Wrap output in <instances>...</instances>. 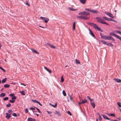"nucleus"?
Here are the masks:
<instances>
[{
    "mask_svg": "<svg viewBox=\"0 0 121 121\" xmlns=\"http://www.w3.org/2000/svg\"><path fill=\"white\" fill-rule=\"evenodd\" d=\"M95 19L98 22L102 24H106L108 26L109 25V24L103 21L101 17H97Z\"/></svg>",
    "mask_w": 121,
    "mask_h": 121,
    "instance_id": "obj_1",
    "label": "nucleus"
},
{
    "mask_svg": "<svg viewBox=\"0 0 121 121\" xmlns=\"http://www.w3.org/2000/svg\"><path fill=\"white\" fill-rule=\"evenodd\" d=\"M91 26L93 27L95 29L97 28V29L98 30L100 31L101 32L103 31V30L100 27H98L97 25L93 23H88Z\"/></svg>",
    "mask_w": 121,
    "mask_h": 121,
    "instance_id": "obj_2",
    "label": "nucleus"
},
{
    "mask_svg": "<svg viewBox=\"0 0 121 121\" xmlns=\"http://www.w3.org/2000/svg\"><path fill=\"white\" fill-rule=\"evenodd\" d=\"M104 37L103 39L108 40H112V41L114 42L115 41V40L110 36H104L103 37Z\"/></svg>",
    "mask_w": 121,
    "mask_h": 121,
    "instance_id": "obj_3",
    "label": "nucleus"
},
{
    "mask_svg": "<svg viewBox=\"0 0 121 121\" xmlns=\"http://www.w3.org/2000/svg\"><path fill=\"white\" fill-rule=\"evenodd\" d=\"M90 14V13L86 11H83V12H80L78 13L79 15L85 16H87L89 15Z\"/></svg>",
    "mask_w": 121,
    "mask_h": 121,
    "instance_id": "obj_4",
    "label": "nucleus"
},
{
    "mask_svg": "<svg viewBox=\"0 0 121 121\" xmlns=\"http://www.w3.org/2000/svg\"><path fill=\"white\" fill-rule=\"evenodd\" d=\"M103 18L104 20L109 21H112L115 22H116L117 21L111 18H107L106 17H103Z\"/></svg>",
    "mask_w": 121,
    "mask_h": 121,
    "instance_id": "obj_5",
    "label": "nucleus"
},
{
    "mask_svg": "<svg viewBox=\"0 0 121 121\" xmlns=\"http://www.w3.org/2000/svg\"><path fill=\"white\" fill-rule=\"evenodd\" d=\"M85 10H88L96 14L99 13L98 11L97 10H91L90 9H85Z\"/></svg>",
    "mask_w": 121,
    "mask_h": 121,
    "instance_id": "obj_6",
    "label": "nucleus"
},
{
    "mask_svg": "<svg viewBox=\"0 0 121 121\" xmlns=\"http://www.w3.org/2000/svg\"><path fill=\"white\" fill-rule=\"evenodd\" d=\"M40 18L41 19L44 20L45 22L46 23H47L49 20V18H47L43 17H40Z\"/></svg>",
    "mask_w": 121,
    "mask_h": 121,
    "instance_id": "obj_7",
    "label": "nucleus"
},
{
    "mask_svg": "<svg viewBox=\"0 0 121 121\" xmlns=\"http://www.w3.org/2000/svg\"><path fill=\"white\" fill-rule=\"evenodd\" d=\"M105 13L107 15H108L110 17L112 18H114V17L113 16V15L109 13V12H105Z\"/></svg>",
    "mask_w": 121,
    "mask_h": 121,
    "instance_id": "obj_8",
    "label": "nucleus"
},
{
    "mask_svg": "<svg viewBox=\"0 0 121 121\" xmlns=\"http://www.w3.org/2000/svg\"><path fill=\"white\" fill-rule=\"evenodd\" d=\"M46 45H48L51 48H55V47L52 45L51 44L49 43H47L46 44Z\"/></svg>",
    "mask_w": 121,
    "mask_h": 121,
    "instance_id": "obj_9",
    "label": "nucleus"
},
{
    "mask_svg": "<svg viewBox=\"0 0 121 121\" xmlns=\"http://www.w3.org/2000/svg\"><path fill=\"white\" fill-rule=\"evenodd\" d=\"M46 45H48L51 48H55V47L52 45L51 44L49 43H47L46 44Z\"/></svg>",
    "mask_w": 121,
    "mask_h": 121,
    "instance_id": "obj_10",
    "label": "nucleus"
},
{
    "mask_svg": "<svg viewBox=\"0 0 121 121\" xmlns=\"http://www.w3.org/2000/svg\"><path fill=\"white\" fill-rule=\"evenodd\" d=\"M6 118L8 119H9L11 117V114L7 113H6Z\"/></svg>",
    "mask_w": 121,
    "mask_h": 121,
    "instance_id": "obj_11",
    "label": "nucleus"
},
{
    "mask_svg": "<svg viewBox=\"0 0 121 121\" xmlns=\"http://www.w3.org/2000/svg\"><path fill=\"white\" fill-rule=\"evenodd\" d=\"M89 30L90 32L89 33L93 37L95 38V36L94 35L93 33L92 32L91 30L90 29H89Z\"/></svg>",
    "mask_w": 121,
    "mask_h": 121,
    "instance_id": "obj_12",
    "label": "nucleus"
},
{
    "mask_svg": "<svg viewBox=\"0 0 121 121\" xmlns=\"http://www.w3.org/2000/svg\"><path fill=\"white\" fill-rule=\"evenodd\" d=\"M55 114H56L58 115V116H61V114L59 112L57 111H56L54 112Z\"/></svg>",
    "mask_w": 121,
    "mask_h": 121,
    "instance_id": "obj_13",
    "label": "nucleus"
},
{
    "mask_svg": "<svg viewBox=\"0 0 121 121\" xmlns=\"http://www.w3.org/2000/svg\"><path fill=\"white\" fill-rule=\"evenodd\" d=\"M113 79L116 82H121V80L118 78H114Z\"/></svg>",
    "mask_w": 121,
    "mask_h": 121,
    "instance_id": "obj_14",
    "label": "nucleus"
},
{
    "mask_svg": "<svg viewBox=\"0 0 121 121\" xmlns=\"http://www.w3.org/2000/svg\"><path fill=\"white\" fill-rule=\"evenodd\" d=\"M87 101L86 100H85L83 101H82L81 102H79L78 104L79 105L81 104H84L85 103H86L87 102Z\"/></svg>",
    "mask_w": 121,
    "mask_h": 121,
    "instance_id": "obj_15",
    "label": "nucleus"
},
{
    "mask_svg": "<svg viewBox=\"0 0 121 121\" xmlns=\"http://www.w3.org/2000/svg\"><path fill=\"white\" fill-rule=\"evenodd\" d=\"M31 51L34 53L39 54V52L35 50L32 49H31Z\"/></svg>",
    "mask_w": 121,
    "mask_h": 121,
    "instance_id": "obj_16",
    "label": "nucleus"
},
{
    "mask_svg": "<svg viewBox=\"0 0 121 121\" xmlns=\"http://www.w3.org/2000/svg\"><path fill=\"white\" fill-rule=\"evenodd\" d=\"M28 121H35L36 120L35 119H33L29 117L28 118Z\"/></svg>",
    "mask_w": 121,
    "mask_h": 121,
    "instance_id": "obj_17",
    "label": "nucleus"
},
{
    "mask_svg": "<svg viewBox=\"0 0 121 121\" xmlns=\"http://www.w3.org/2000/svg\"><path fill=\"white\" fill-rule=\"evenodd\" d=\"M44 68L46 70H47V71H48L50 73H52L51 71L50 70H49V69H48L47 67L44 66Z\"/></svg>",
    "mask_w": 121,
    "mask_h": 121,
    "instance_id": "obj_18",
    "label": "nucleus"
},
{
    "mask_svg": "<svg viewBox=\"0 0 121 121\" xmlns=\"http://www.w3.org/2000/svg\"><path fill=\"white\" fill-rule=\"evenodd\" d=\"M102 116H103V117L105 119L108 120H110V119L108 118L106 115H102Z\"/></svg>",
    "mask_w": 121,
    "mask_h": 121,
    "instance_id": "obj_19",
    "label": "nucleus"
},
{
    "mask_svg": "<svg viewBox=\"0 0 121 121\" xmlns=\"http://www.w3.org/2000/svg\"><path fill=\"white\" fill-rule=\"evenodd\" d=\"M110 35H111L114 36L116 37H117V36L118 37V35H116V34H115L114 33H110Z\"/></svg>",
    "mask_w": 121,
    "mask_h": 121,
    "instance_id": "obj_20",
    "label": "nucleus"
},
{
    "mask_svg": "<svg viewBox=\"0 0 121 121\" xmlns=\"http://www.w3.org/2000/svg\"><path fill=\"white\" fill-rule=\"evenodd\" d=\"M6 95V94L5 93H2L0 95V97H3L4 96Z\"/></svg>",
    "mask_w": 121,
    "mask_h": 121,
    "instance_id": "obj_21",
    "label": "nucleus"
},
{
    "mask_svg": "<svg viewBox=\"0 0 121 121\" xmlns=\"http://www.w3.org/2000/svg\"><path fill=\"white\" fill-rule=\"evenodd\" d=\"M86 0H80V2L83 4H85Z\"/></svg>",
    "mask_w": 121,
    "mask_h": 121,
    "instance_id": "obj_22",
    "label": "nucleus"
},
{
    "mask_svg": "<svg viewBox=\"0 0 121 121\" xmlns=\"http://www.w3.org/2000/svg\"><path fill=\"white\" fill-rule=\"evenodd\" d=\"M90 103L91 104V105L92 106V107H93V108H94L95 107V104L94 103L91 102H90Z\"/></svg>",
    "mask_w": 121,
    "mask_h": 121,
    "instance_id": "obj_23",
    "label": "nucleus"
},
{
    "mask_svg": "<svg viewBox=\"0 0 121 121\" xmlns=\"http://www.w3.org/2000/svg\"><path fill=\"white\" fill-rule=\"evenodd\" d=\"M10 85L8 84H6L4 85V87L5 88H8L10 87Z\"/></svg>",
    "mask_w": 121,
    "mask_h": 121,
    "instance_id": "obj_24",
    "label": "nucleus"
},
{
    "mask_svg": "<svg viewBox=\"0 0 121 121\" xmlns=\"http://www.w3.org/2000/svg\"><path fill=\"white\" fill-rule=\"evenodd\" d=\"M49 104L54 108L56 107L57 106V103H55V105H52L51 103H49Z\"/></svg>",
    "mask_w": 121,
    "mask_h": 121,
    "instance_id": "obj_25",
    "label": "nucleus"
},
{
    "mask_svg": "<svg viewBox=\"0 0 121 121\" xmlns=\"http://www.w3.org/2000/svg\"><path fill=\"white\" fill-rule=\"evenodd\" d=\"M107 46L110 47L113 46V45L112 44V43H107L106 44Z\"/></svg>",
    "mask_w": 121,
    "mask_h": 121,
    "instance_id": "obj_26",
    "label": "nucleus"
},
{
    "mask_svg": "<svg viewBox=\"0 0 121 121\" xmlns=\"http://www.w3.org/2000/svg\"><path fill=\"white\" fill-rule=\"evenodd\" d=\"M7 80V78H5L4 79H3L2 81V83H4L6 82Z\"/></svg>",
    "mask_w": 121,
    "mask_h": 121,
    "instance_id": "obj_27",
    "label": "nucleus"
},
{
    "mask_svg": "<svg viewBox=\"0 0 121 121\" xmlns=\"http://www.w3.org/2000/svg\"><path fill=\"white\" fill-rule=\"evenodd\" d=\"M88 18L86 16H82V19L84 20H87L88 19Z\"/></svg>",
    "mask_w": 121,
    "mask_h": 121,
    "instance_id": "obj_28",
    "label": "nucleus"
},
{
    "mask_svg": "<svg viewBox=\"0 0 121 121\" xmlns=\"http://www.w3.org/2000/svg\"><path fill=\"white\" fill-rule=\"evenodd\" d=\"M68 9L70 11H74L75 10H75V9H74L72 8H71L70 7H68Z\"/></svg>",
    "mask_w": 121,
    "mask_h": 121,
    "instance_id": "obj_29",
    "label": "nucleus"
},
{
    "mask_svg": "<svg viewBox=\"0 0 121 121\" xmlns=\"http://www.w3.org/2000/svg\"><path fill=\"white\" fill-rule=\"evenodd\" d=\"M101 42L103 44H106L107 43L103 40H102L101 41Z\"/></svg>",
    "mask_w": 121,
    "mask_h": 121,
    "instance_id": "obj_30",
    "label": "nucleus"
},
{
    "mask_svg": "<svg viewBox=\"0 0 121 121\" xmlns=\"http://www.w3.org/2000/svg\"><path fill=\"white\" fill-rule=\"evenodd\" d=\"M76 64H80V62L77 59H76Z\"/></svg>",
    "mask_w": 121,
    "mask_h": 121,
    "instance_id": "obj_31",
    "label": "nucleus"
},
{
    "mask_svg": "<svg viewBox=\"0 0 121 121\" xmlns=\"http://www.w3.org/2000/svg\"><path fill=\"white\" fill-rule=\"evenodd\" d=\"M75 22H74L73 25V30L75 29Z\"/></svg>",
    "mask_w": 121,
    "mask_h": 121,
    "instance_id": "obj_32",
    "label": "nucleus"
},
{
    "mask_svg": "<svg viewBox=\"0 0 121 121\" xmlns=\"http://www.w3.org/2000/svg\"><path fill=\"white\" fill-rule=\"evenodd\" d=\"M20 92L23 95H25V92L24 91H20Z\"/></svg>",
    "mask_w": 121,
    "mask_h": 121,
    "instance_id": "obj_33",
    "label": "nucleus"
},
{
    "mask_svg": "<svg viewBox=\"0 0 121 121\" xmlns=\"http://www.w3.org/2000/svg\"><path fill=\"white\" fill-rule=\"evenodd\" d=\"M62 93L65 96L66 95V94L65 93V91L63 90L62 91Z\"/></svg>",
    "mask_w": 121,
    "mask_h": 121,
    "instance_id": "obj_34",
    "label": "nucleus"
},
{
    "mask_svg": "<svg viewBox=\"0 0 121 121\" xmlns=\"http://www.w3.org/2000/svg\"><path fill=\"white\" fill-rule=\"evenodd\" d=\"M61 82H63L64 81V79L63 78V76H62L61 77Z\"/></svg>",
    "mask_w": 121,
    "mask_h": 121,
    "instance_id": "obj_35",
    "label": "nucleus"
},
{
    "mask_svg": "<svg viewBox=\"0 0 121 121\" xmlns=\"http://www.w3.org/2000/svg\"><path fill=\"white\" fill-rule=\"evenodd\" d=\"M109 116H111L112 117H115V114H114L113 113H111L109 115Z\"/></svg>",
    "mask_w": 121,
    "mask_h": 121,
    "instance_id": "obj_36",
    "label": "nucleus"
},
{
    "mask_svg": "<svg viewBox=\"0 0 121 121\" xmlns=\"http://www.w3.org/2000/svg\"><path fill=\"white\" fill-rule=\"evenodd\" d=\"M117 105L119 107H121V103L120 102H117Z\"/></svg>",
    "mask_w": 121,
    "mask_h": 121,
    "instance_id": "obj_37",
    "label": "nucleus"
},
{
    "mask_svg": "<svg viewBox=\"0 0 121 121\" xmlns=\"http://www.w3.org/2000/svg\"><path fill=\"white\" fill-rule=\"evenodd\" d=\"M8 113H10V114H12V111L11 110H9L8 111Z\"/></svg>",
    "mask_w": 121,
    "mask_h": 121,
    "instance_id": "obj_38",
    "label": "nucleus"
},
{
    "mask_svg": "<svg viewBox=\"0 0 121 121\" xmlns=\"http://www.w3.org/2000/svg\"><path fill=\"white\" fill-rule=\"evenodd\" d=\"M99 121H101L102 120V118L99 114Z\"/></svg>",
    "mask_w": 121,
    "mask_h": 121,
    "instance_id": "obj_39",
    "label": "nucleus"
},
{
    "mask_svg": "<svg viewBox=\"0 0 121 121\" xmlns=\"http://www.w3.org/2000/svg\"><path fill=\"white\" fill-rule=\"evenodd\" d=\"M17 98V97L16 96H14L13 97H12V99L13 100V99H15Z\"/></svg>",
    "mask_w": 121,
    "mask_h": 121,
    "instance_id": "obj_40",
    "label": "nucleus"
},
{
    "mask_svg": "<svg viewBox=\"0 0 121 121\" xmlns=\"http://www.w3.org/2000/svg\"><path fill=\"white\" fill-rule=\"evenodd\" d=\"M9 98L8 97H6L3 98V100H8Z\"/></svg>",
    "mask_w": 121,
    "mask_h": 121,
    "instance_id": "obj_41",
    "label": "nucleus"
},
{
    "mask_svg": "<svg viewBox=\"0 0 121 121\" xmlns=\"http://www.w3.org/2000/svg\"><path fill=\"white\" fill-rule=\"evenodd\" d=\"M67 113L69 115H70V116L72 115V114L71 112H70V111H67Z\"/></svg>",
    "mask_w": 121,
    "mask_h": 121,
    "instance_id": "obj_42",
    "label": "nucleus"
},
{
    "mask_svg": "<svg viewBox=\"0 0 121 121\" xmlns=\"http://www.w3.org/2000/svg\"><path fill=\"white\" fill-rule=\"evenodd\" d=\"M82 16H77V17L78 18L82 19Z\"/></svg>",
    "mask_w": 121,
    "mask_h": 121,
    "instance_id": "obj_43",
    "label": "nucleus"
},
{
    "mask_svg": "<svg viewBox=\"0 0 121 121\" xmlns=\"http://www.w3.org/2000/svg\"><path fill=\"white\" fill-rule=\"evenodd\" d=\"M15 101V100H9V102L11 103H13Z\"/></svg>",
    "mask_w": 121,
    "mask_h": 121,
    "instance_id": "obj_44",
    "label": "nucleus"
},
{
    "mask_svg": "<svg viewBox=\"0 0 121 121\" xmlns=\"http://www.w3.org/2000/svg\"><path fill=\"white\" fill-rule=\"evenodd\" d=\"M114 32L116 33L119 34L120 31H119L116 30Z\"/></svg>",
    "mask_w": 121,
    "mask_h": 121,
    "instance_id": "obj_45",
    "label": "nucleus"
},
{
    "mask_svg": "<svg viewBox=\"0 0 121 121\" xmlns=\"http://www.w3.org/2000/svg\"><path fill=\"white\" fill-rule=\"evenodd\" d=\"M35 108H36V109H37V110L38 111V112H39L40 113H42V112H41L40 110H39V109L38 108H37L36 107H35Z\"/></svg>",
    "mask_w": 121,
    "mask_h": 121,
    "instance_id": "obj_46",
    "label": "nucleus"
},
{
    "mask_svg": "<svg viewBox=\"0 0 121 121\" xmlns=\"http://www.w3.org/2000/svg\"><path fill=\"white\" fill-rule=\"evenodd\" d=\"M0 69L3 71L4 72H5V70L0 66Z\"/></svg>",
    "mask_w": 121,
    "mask_h": 121,
    "instance_id": "obj_47",
    "label": "nucleus"
},
{
    "mask_svg": "<svg viewBox=\"0 0 121 121\" xmlns=\"http://www.w3.org/2000/svg\"><path fill=\"white\" fill-rule=\"evenodd\" d=\"M25 4L26 5H27L28 6H30V5L29 4L28 2L27 1H26Z\"/></svg>",
    "mask_w": 121,
    "mask_h": 121,
    "instance_id": "obj_48",
    "label": "nucleus"
},
{
    "mask_svg": "<svg viewBox=\"0 0 121 121\" xmlns=\"http://www.w3.org/2000/svg\"><path fill=\"white\" fill-rule=\"evenodd\" d=\"M13 115L15 117H17V115L15 113H13Z\"/></svg>",
    "mask_w": 121,
    "mask_h": 121,
    "instance_id": "obj_49",
    "label": "nucleus"
},
{
    "mask_svg": "<svg viewBox=\"0 0 121 121\" xmlns=\"http://www.w3.org/2000/svg\"><path fill=\"white\" fill-rule=\"evenodd\" d=\"M11 104H10L9 103V104L6 105V106L7 107H9L11 106Z\"/></svg>",
    "mask_w": 121,
    "mask_h": 121,
    "instance_id": "obj_50",
    "label": "nucleus"
},
{
    "mask_svg": "<svg viewBox=\"0 0 121 121\" xmlns=\"http://www.w3.org/2000/svg\"><path fill=\"white\" fill-rule=\"evenodd\" d=\"M32 101H33L35 103H37L38 102L36 100H34L33 99H32Z\"/></svg>",
    "mask_w": 121,
    "mask_h": 121,
    "instance_id": "obj_51",
    "label": "nucleus"
},
{
    "mask_svg": "<svg viewBox=\"0 0 121 121\" xmlns=\"http://www.w3.org/2000/svg\"><path fill=\"white\" fill-rule=\"evenodd\" d=\"M28 112V110L27 108H26L25 109V112L26 113H27Z\"/></svg>",
    "mask_w": 121,
    "mask_h": 121,
    "instance_id": "obj_52",
    "label": "nucleus"
},
{
    "mask_svg": "<svg viewBox=\"0 0 121 121\" xmlns=\"http://www.w3.org/2000/svg\"><path fill=\"white\" fill-rule=\"evenodd\" d=\"M116 38L119 39H120V40H121V37L119 36L118 35V37H117V36L116 37Z\"/></svg>",
    "mask_w": 121,
    "mask_h": 121,
    "instance_id": "obj_53",
    "label": "nucleus"
},
{
    "mask_svg": "<svg viewBox=\"0 0 121 121\" xmlns=\"http://www.w3.org/2000/svg\"><path fill=\"white\" fill-rule=\"evenodd\" d=\"M100 35L101 36V38L103 39L104 38V37H104V36H102V33H100Z\"/></svg>",
    "mask_w": 121,
    "mask_h": 121,
    "instance_id": "obj_54",
    "label": "nucleus"
},
{
    "mask_svg": "<svg viewBox=\"0 0 121 121\" xmlns=\"http://www.w3.org/2000/svg\"><path fill=\"white\" fill-rule=\"evenodd\" d=\"M30 110H34L35 109L34 108H33L30 107Z\"/></svg>",
    "mask_w": 121,
    "mask_h": 121,
    "instance_id": "obj_55",
    "label": "nucleus"
},
{
    "mask_svg": "<svg viewBox=\"0 0 121 121\" xmlns=\"http://www.w3.org/2000/svg\"><path fill=\"white\" fill-rule=\"evenodd\" d=\"M37 103H38L39 105L41 106H42V105L38 101Z\"/></svg>",
    "mask_w": 121,
    "mask_h": 121,
    "instance_id": "obj_56",
    "label": "nucleus"
},
{
    "mask_svg": "<svg viewBox=\"0 0 121 121\" xmlns=\"http://www.w3.org/2000/svg\"><path fill=\"white\" fill-rule=\"evenodd\" d=\"M14 95V94H11L10 95L11 97H13V96Z\"/></svg>",
    "mask_w": 121,
    "mask_h": 121,
    "instance_id": "obj_57",
    "label": "nucleus"
},
{
    "mask_svg": "<svg viewBox=\"0 0 121 121\" xmlns=\"http://www.w3.org/2000/svg\"><path fill=\"white\" fill-rule=\"evenodd\" d=\"M47 112L48 113V114H50L52 113V112H50L48 111H47Z\"/></svg>",
    "mask_w": 121,
    "mask_h": 121,
    "instance_id": "obj_58",
    "label": "nucleus"
},
{
    "mask_svg": "<svg viewBox=\"0 0 121 121\" xmlns=\"http://www.w3.org/2000/svg\"><path fill=\"white\" fill-rule=\"evenodd\" d=\"M87 98L89 100H91V99L90 98V97L88 96H87Z\"/></svg>",
    "mask_w": 121,
    "mask_h": 121,
    "instance_id": "obj_59",
    "label": "nucleus"
},
{
    "mask_svg": "<svg viewBox=\"0 0 121 121\" xmlns=\"http://www.w3.org/2000/svg\"><path fill=\"white\" fill-rule=\"evenodd\" d=\"M70 98L71 100H72L73 99L72 98L71 96H70Z\"/></svg>",
    "mask_w": 121,
    "mask_h": 121,
    "instance_id": "obj_60",
    "label": "nucleus"
},
{
    "mask_svg": "<svg viewBox=\"0 0 121 121\" xmlns=\"http://www.w3.org/2000/svg\"><path fill=\"white\" fill-rule=\"evenodd\" d=\"M39 26V27H40L42 28H45V27H42V26Z\"/></svg>",
    "mask_w": 121,
    "mask_h": 121,
    "instance_id": "obj_61",
    "label": "nucleus"
},
{
    "mask_svg": "<svg viewBox=\"0 0 121 121\" xmlns=\"http://www.w3.org/2000/svg\"><path fill=\"white\" fill-rule=\"evenodd\" d=\"M90 100V102H92V101H93L94 100V99H91V100Z\"/></svg>",
    "mask_w": 121,
    "mask_h": 121,
    "instance_id": "obj_62",
    "label": "nucleus"
},
{
    "mask_svg": "<svg viewBox=\"0 0 121 121\" xmlns=\"http://www.w3.org/2000/svg\"><path fill=\"white\" fill-rule=\"evenodd\" d=\"M36 114L37 115V117H38L39 116V115L38 114H37V113H36Z\"/></svg>",
    "mask_w": 121,
    "mask_h": 121,
    "instance_id": "obj_63",
    "label": "nucleus"
},
{
    "mask_svg": "<svg viewBox=\"0 0 121 121\" xmlns=\"http://www.w3.org/2000/svg\"><path fill=\"white\" fill-rule=\"evenodd\" d=\"M4 89L3 88H2L1 89V91H2Z\"/></svg>",
    "mask_w": 121,
    "mask_h": 121,
    "instance_id": "obj_64",
    "label": "nucleus"
}]
</instances>
